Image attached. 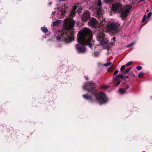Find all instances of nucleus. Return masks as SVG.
Returning <instances> with one entry per match:
<instances>
[{
	"label": "nucleus",
	"mask_w": 152,
	"mask_h": 152,
	"mask_svg": "<svg viewBox=\"0 0 152 152\" xmlns=\"http://www.w3.org/2000/svg\"><path fill=\"white\" fill-rule=\"evenodd\" d=\"M95 86L96 84L93 81L84 83L83 86V89L91 92V94L89 95L88 93L84 94L83 95V98L85 100H88L90 102H97L100 105L106 103L108 101L107 97L105 94L102 92L101 91L98 94Z\"/></svg>",
	"instance_id": "obj_1"
},
{
	"label": "nucleus",
	"mask_w": 152,
	"mask_h": 152,
	"mask_svg": "<svg viewBox=\"0 0 152 152\" xmlns=\"http://www.w3.org/2000/svg\"><path fill=\"white\" fill-rule=\"evenodd\" d=\"M77 41L79 44L76 45V48L78 53L86 52V45H88L91 48L94 42L92 40L91 31L88 28L80 30L77 34Z\"/></svg>",
	"instance_id": "obj_2"
},
{
	"label": "nucleus",
	"mask_w": 152,
	"mask_h": 152,
	"mask_svg": "<svg viewBox=\"0 0 152 152\" xmlns=\"http://www.w3.org/2000/svg\"><path fill=\"white\" fill-rule=\"evenodd\" d=\"M88 23L92 27L98 29L96 31L97 39L102 46L105 45L107 46V48L108 49L109 48L108 47L109 42L104 34V31L103 29V27H104V24H105V20H104L102 21H100L99 22L95 18H92L89 21Z\"/></svg>",
	"instance_id": "obj_3"
},
{
	"label": "nucleus",
	"mask_w": 152,
	"mask_h": 152,
	"mask_svg": "<svg viewBox=\"0 0 152 152\" xmlns=\"http://www.w3.org/2000/svg\"><path fill=\"white\" fill-rule=\"evenodd\" d=\"M75 25L74 20L72 18L67 20L65 22L64 26V28L67 31L64 32H61L56 37L57 40L60 41L62 39L66 43H68L72 41V34L68 31L72 29Z\"/></svg>",
	"instance_id": "obj_4"
},
{
	"label": "nucleus",
	"mask_w": 152,
	"mask_h": 152,
	"mask_svg": "<svg viewBox=\"0 0 152 152\" xmlns=\"http://www.w3.org/2000/svg\"><path fill=\"white\" fill-rule=\"evenodd\" d=\"M113 10L120 14V17L123 20H125L128 15L131 7L129 6H122L120 3L114 4L112 6Z\"/></svg>",
	"instance_id": "obj_5"
},
{
	"label": "nucleus",
	"mask_w": 152,
	"mask_h": 152,
	"mask_svg": "<svg viewBox=\"0 0 152 152\" xmlns=\"http://www.w3.org/2000/svg\"><path fill=\"white\" fill-rule=\"evenodd\" d=\"M120 24L118 23H115L110 24L109 25L104 24V27H103V29L104 32H116L118 31Z\"/></svg>",
	"instance_id": "obj_6"
},
{
	"label": "nucleus",
	"mask_w": 152,
	"mask_h": 152,
	"mask_svg": "<svg viewBox=\"0 0 152 152\" xmlns=\"http://www.w3.org/2000/svg\"><path fill=\"white\" fill-rule=\"evenodd\" d=\"M90 17V14L89 12L88 11H86L82 15L81 18L83 21L85 22L88 20Z\"/></svg>",
	"instance_id": "obj_7"
},
{
	"label": "nucleus",
	"mask_w": 152,
	"mask_h": 152,
	"mask_svg": "<svg viewBox=\"0 0 152 152\" xmlns=\"http://www.w3.org/2000/svg\"><path fill=\"white\" fill-rule=\"evenodd\" d=\"M77 7L76 6H74L73 7L72 10L70 14V15L71 16L73 17L75 16L76 13L75 11L77 9Z\"/></svg>",
	"instance_id": "obj_8"
},
{
	"label": "nucleus",
	"mask_w": 152,
	"mask_h": 152,
	"mask_svg": "<svg viewBox=\"0 0 152 152\" xmlns=\"http://www.w3.org/2000/svg\"><path fill=\"white\" fill-rule=\"evenodd\" d=\"M58 10H60L61 14L62 15H64L66 12V10L65 9L63 8H59L58 9Z\"/></svg>",
	"instance_id": "obj_9"
},
{
	"label": "nucleus",
	"mask_w": 152,
	"mask_h": 152,
	"mask_svg": "<svg viewBox=\"0 0 152 152\" xmlns=\"http://www.w3.org/2000/svg\"><path fill=\"white\" fill-rule=\"evenodd\" d=\"M61 22V20H57L56 21H55L53 22V26H57L59 25Z\"/></svg>",
	"instance_id": "obj_10"
},
{
	"label": "nucleus",
	"mask_w": 152,
	"mask_h": 152,
	"mask_svg": "<svg viewBox=\"0 0 152 152\" xmlns=\"http://www.w3.org/2000/svg\"><path fill=\"white\" fill-rule=\"evenodd\" d=\"M126 91V89L121 88L119 89V92L121 94H123L125 93Z\"/></svg>",
	"instance_id": "obj_11"
},
{
	"label": "nucleus",
	"mask_w": 152,
	"mask_h": 152,
	"mask_svg": "<svg viewBox=\"0 0 152 152\" xmlns=\"http://www.w3.org/2000/svg\"><path fill=\"white\" fill-rule=\"evenodd\" d=\"M102 7H99L97 10V14L98 15H102Z\"/></svg>",
	"instance_id": "obj_12"
},
{
	"label": "nucleus",
	"mask_w": 152,
	"mask_h": 152,
	"mask_svg": "<svg viewBox=\"0 0 152 152\" xmlns=\"http://www.w3.org/2000/svg\"><path fill=\"white\" fill-rule=\"evenodd\" d=\"M41 30L42 31L45 33H46L48 32V30L47 27H42L41 28Z\"/></svg>",
	"instance_id": "obj_13"
},
{
	"label": "nucleus",
	"mask_w": 152,
	"mask_h": 152,
	"mask_svg": "<svg viewBox=\"0 0 152 152\" xmlns=\"http://www.w3.org/2000/svg\"><path fill=\"white\" fill-rule=\"evenodd\" d=\"M99 53L98 51H95L92 54L93 56L94 57H97L99 56Z\"/></svg>",
	"instance_id": "obj_14"
},
{
	"label": "nucleus",
	"mask_w": 152,
	"mask_h": 152,
	"mask_svg": "<svg viewBox=\"0 0 152 152\" xmlns=\"http://www.w3.org/2000/svg\"><path fill=\"white\" fill-rule=\"evenodd\" d=\"M131 69V68H129L126 69L125 71L124 72L123 74L125 75L128 73Z\"/></svg>",
	"instance_id": "obj_15"
},
{
	"label": "nucleus",
	"mask_w": 152,
	"mask_h": 152,
	"mask_svg": "<svg viewBox=\"0 0 152 152\" xmlns=\"http://www.w3.org/2000/svg\"><path fill=\"white\" fill-rule=\"evenodd\" d=\"M129 75L131 76H132L133 77H135V75L133 72L131 71L129 73Z\"/></svg>",
	"instance_id": "obj_16"
},
{
	"label": "nucleus",
	"mask_w": 152,
	"mask_h": 152,
	"mask_svg": "<svg viewBox=\"0 0 152 152\" xmlns=\"http://www.w3.org/2000/svg\"><path fill=\"white\" fill-rule=\"evenodd\" d=\"M126 66L125 65H122L120 69L121 72H122L125 69Z\"/></svg>",
	"instance_id": "obj_17"
},
{
	"label": "nucleus",
	"mask_w": 152,
	"mask_h": 152,
	"mask_svg": "<svg viewBox=\"0 0 152 152\" xmlns=\"http://www.w3.org/2000/svg\"><path fill=\"white\" fill-rule=\"evenodd\" d=\"M121 81L120 80H117L115 81V84L116 86H118L120 83Z\"/></svg>",
	"instance_id": "obj_18"
},
{
	"label": "nucleus",
	"mask_w": 152,
	"mask_h": 152,
	"mask_svg": "<svg viewBox=\"0 0 152 152\" xmlns=\"http://www.w3.org/2000/svg\"><path fill=\"white\" fill-rule=\"evenodd\" d=\"M112 63L110 62H109L107 63L104 64V66L106 67H107L110 65Z\"/></svg>",
	"instance_id": "obj_19"
},
{
	"label": "nucleus",
	"mask_w": 152,
	"mask_h": 152,
	"mask_svg": "<svg viewBox=\"0 0 152 152\" xmlns=\"http://www.w3.org/2000/svg\"><path fill=\"white\" fill-rule=\"evenodd\" d=\"M148 17L146 15H144L142 19V22H144L146 19H148Z\"/></svg>",
	"instance_id": "obj_20"
},
{
	"label": "nucleus",
	"mask_w": 152,
	"mask_h": 152,
	"mask_svg": "<svg viewBox=\"0 0 152 152\" xmlns=\"http://www.w3.org/2000/svg\"><path fill=\"white\" fill-rule=\"evenodd\" d=\"M115 0H104V2L106 3H110L113 2Z\"/></svg>",
	"instance_id": "obj_21"
},
{
	"label": "nucleus",
	"mask_w": 152,
	"mask_h": 152,
	"mask_svg": "<svg viewBox=\"0 0 152 152\" xmlns=\"http://www.w3.org/2000/svg\"><path fill=\"white\" fill-rule=\"evenodd\" d=\"M97 5L99 7L101 6L102 4V1L101 0H98L97 3Z\"/></svg>",
	"instance_id": "obj_22"
},
{
	"label": "nucleus",
	"mask_w": 152,
	"mask_h": 152,
	"mask_svg": "<svg viewBox=\"0 0 152 152\" xmlns=\"http://www.w3.org/2000/svg\"><path fill=\"white\" fill-rule=\"evenodd\" d=\"M82 8L81 7H80L77 10V12L78 14H80L81 12V10H82Z\"/></svg>",
	"instance_id": "obj_23"
},
{
	"label": "nucleus",
	"mask_w": 152,
	"mask_h": 152,
	"mask_svg": "<svg viewBox=\"0 0 152 152\" xmlns=\"http://www.w3.org/2000/svg\"><path fill=\"white\" fill-rule=\"evenodd\" d=\"M118 77H118V76H117V75L116 76H115L113 77V79L115 81H117V80H118Z\"/></svg>",
	"instance_id": "obj_24"
},
{
	"label": "nucleus",
	"mask_w": 152,
	"mask_h": 152,
	"mask_svg": "<svg viewBox=\"0 0 152 152\" xmlns=\"http://www.w3.org/2000/svg\"><path fill=\"white\" fill-rule=\"evenodd\" d=\"M134 43H130V44H129L127 46H126V47L127 48H129L130 46H131L132 45H133L134 44Z\"/></svg>",
	"instance_id": "obj_25"
},
{
	"label": "nucleus",
	"mask_w": 152,
	"mask_h": 152,
	"mask_svg": "<svg viewBox=\"0 0 152 152\" xmlns=\"http://www.w3.org/2000/svg\"><path fill=\"white\" fill-rule=\"evenodd\" d=\"M117 76H118L119 77L121 78V79H123L124 77V76L122 74L120 75H117Z\"/></svg>",
	"instance_id": "obj_26"
},
{
	"label": "nucleus",
	"mask_w": 152,
	"mask_h": 152,
	"mask_svg": "<svg viewBox=\"0 0 152 152\" xmlns=\"http://www.w3.org/2000/svg\"><path fill=\"white\" fill-rule=\"evenodd\" d=\"M132 63V61H130L127 63V64H126L125 65L126 66H128L130 65Z\"/></svg>",
	"instance_id": "obj_27"
},
{
	"label": "nucleus",
	"mask_w": 152,
	"mask_h": 152,
	"mask_svg": "<svg viewBox=\"0 0 152 152\" xmlns=\"http://www.w3.org/2000/svg\"><path fill=\"white\" fill-rule=\"evenodd\" d=\"M136 68L137 70H140L142 69V67L140 66H137L136 67Z\"/></svg>",
	"instance_id": "obj_28"
},
{
	"label": "nucleus",
	"mask_w": 152,
	"mask_h": 152,
	"mask_svg": "<svg viewBox=\"0 0 152 152\" xmlns=\"http://www.w3.org/2000/svg\"><path fill=\"white\" fill-rule=\"evenodd\" d=\"M143 75V73L140 72L139 73L138 76L139 77H141Z\"/></svg>",
	"instance_id": "obj_29"
},
{
	"label": "nucleus",
	"mask_w": 152,
	"mask_h": 152,
	"mask_svg": "<svg viewBox=\"0 0 152 152\" xmlns=\"http://www.w3.org/2000/svg\"><path fill=\"white\" fill-rule=\"evenodd\" d=\"M151 15V12H149L147 16L148 17V18H149Z\"/></svg>",
	"instance_id": "obj_30"
},
{
	"label": "nucleus",
	"mask_w": 152,
	"mask_h": 152,
	"mask_svg": "<svg viewBox=\"0 0 152 152\" xmlns=\"http://www.w3.org/2000/svg\"><path fill=\"white\" fill-rule=\"evenodd\" d=\"M102 88H104V89H107L108 88V86H103L102 87Z\"/></svg>",
	"instance_id": "obj_31"
},
{
	"label": "nucleus",
	"mask_w": 152,
	"mask_h": 152,
	"mask_svg": "<svg viewBox=\"0 0 152 152\" xmlns=\"http://www.w3.org/2000/svg\"><path fill=\"white\" fill-rule=\"evenodd\" d=\"M118 70H116L113 73V75H116L118 72Z\"/></svg>",
	"instance_id": "obj_32"
},
{
	"label": "nucleus",
	"mask_w": 152,
	"mask_h": 152,
	"mask_svg": "<svg viewBox=\"0 0 152 152\" xmlns=\"http://www.w3.org/2000/svg\"><path fill=\"white\" fill-rule=\"evenodd\" d=\"M113 40V42H114L115 40V37H113V39H112Z\"/></svg>",
	"instance_id": "obj_33"
},
{
	"label": "nucleus",
	"mask_w": 152,
	"mask_h": 152,
	"mask_svg": "<svg viewBox=\"0 0 152 152\" xmlns=\"http://www.w3.org/2000/svg\"><path fill=\"white\" fill-rule=\"evenodd\" d=\"M85 77V79H86V80H88V77L86 76V77Z\"/></svg>",
	"instance_id": "obj_34"
},
{
	"label": "nucleus",
	"mask_w": 152,
	"mask_h": 152,
	"mask_svg": "<svg viewBox=\"0 0 152 152\" xmlns=\"http://www.w3.org/2000/svg\"><path fill=\"white\" fill-rule=\"evenodd\" d=\"M110 68H110H110L108 69V71H109V72H111V71H112V70H110Z\"/></svg>",
	"instance_id": "obj_35"
},
{
	"label": "nucleus",
	"mask_w": 152,
	"mask_h": 152,
	"mask_svg": "<svg viewBox=\"0 0 152 152\" xmlns=\"http://www.w3.org/2000/svg\"><path fill=\"white\" fill-rule=\"evenodd\" d=\"M51 4H52V2H50L49 3V5H50Z\"/></svg>",
	"instance_id": "obj_36"
},
{
	"label": "nucleus",
	"mask_w": 152,
	"mask_h": 152,
	"mask_svg": "<svg viewBox=\"0 0 152 152\" xmlns=\"http://www.w3.org/2000/svg\"><path fill=\"white\" fill-rule=\"evenodd\" d=\"M126 88L127 89H128L129 88V86H127Z\"/></svg>",
	"instance_id": "obj_37"
},
{
	"label": "nucleus",
	"mask_w": 152,
	"mask_h": 152,
	"mask_svg": "<svg viewBox=\"0 0 152 152\" xmlns=\"http://www.w3.org/2000/svg\"><path fill=\"white\" fill-rule=\"evenodd\" d=\"M66 0H60V1H65Z\"/></svg>",
	"instance_id": "obj_38"
},
{
	"label": "nucleus",
	"mask_w": 152,
	"mask_h": 152,
	"mask_svg": "<svg viewBox=\"0 0 152 152\" xmlns=\"http://www.w3.org/2000/svg\"><path fill=\"white\" fill-rule=\"evenodd\" d=\"M126 78H128V76H126Z\"/></svg>",
	"instance_id": "obj_39"
},
{
	"label": "nucleus",
	"mask_w": 152,
	"mask_h": 152,
	"mask_svg": "<svg viewBox=\"0 0 152 152\" xmlns=\"http://www.w3.org/2000/svg\"><path fill=\"white\" fill-rule=\"evenodd\" d=\"M53 14L54 13V12H52V14H53Z\"/></svg>",
	"instance_id": "obj_40"
}]
</instances>
